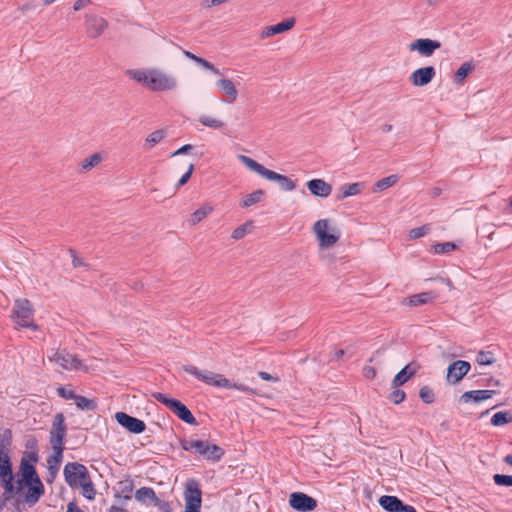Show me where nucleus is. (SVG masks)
Here are the masks:
<instances>
[{
	"label": "nucleus",
	"instance_id": "obj_1",
	"mask_svg": "<svg viewBox=\"0 0 512 512\" xmlns=\"http://www.w3.org/2000/svg\"><path fill=\"white\" fill-rule=\"evenodd\" d=\"M182 369L186 373L195 376L198 380L203 381L207 385L222 387L226 389H237L251 395L256 394V391L250 388L249 386L232 383L222 374L214 373L212 371H201L196 366L193 365H184Z\"/></svg>",
	"mask_w": 512,
	"mask_h": 512
},
{
	"label": "nucleus",
	"instance_id": "obj_2",
	"mask_svg": "<svg viewBox=\"0 0 512 512\" xmlns=\"http://www.w3.org/2000/svg\"><path fill=\"white\" fill-rule=\"evenodd\" d=\"M180 446L183 450L199 454L213 463L220 461L225 454L220 446L205 440L182 439Z\"/></svg>",
	"mask_w": 512,
	"mask_h": 512
},
{
	"label": "nucleus",
	"instance_id": "obj_3",
	"mask_svg": "<svg viewBox=\"0 0 512 512\" xmlns=\"http://www.w3.org/2000/svg\"><path fill=\"white\" fill-rule=\"evenodd\" d=\"M154 399L165 405L180 420L190 425H197L198 422L191 411L181 401L170 398L163 393L155 392L152 394Z\"/></svg>",
	"mask_w": 512,
	"mask_h": 512
},
{
	"label": "nucleus",
	"instance_id": "obj_4",
	"mask_svg": "<svg viewBox=\"0 0 512 512\" xmlns=\"http://www.w3.org/2000/svg\"><path fill=\"white\" fill-rule=\"evenodd\" d=\"M33 315L34 311L28 299L22 298L15 300L11 317L19 327L31 328L34 331L38 330V326L33 322Z\"/></svg>",
	"mask_w": 512,
	"mask_h": 512
},
{
	"label": "nucleus",
	"instance_id": "obj_5",
	"mask_svg": "<svg viewBox=\"0 0 512 512\" xmlns=\"http://www.w3.org/2000/svg\"><path fill=\"white\" fill-rule=\"evenodd\" d=\"M329 229V220L328 219H320L316 221L312 227L313 232L315 233L319 246L321 248H328L336 244L340 238V232L336 228Z\"/></svg>",
	"mask_w": 512,
	"mask_h": 512
},
{
	"label": "nucleus",
	"instance_id": "obj_6",
	"mask_svg": "<svg viewBox=\"0 0 512 512\" xmlns=\"http://www.w3.org/2000/svg\"><path fill=\"white\" fill-rule=\"evenodd\" d=\"M67 433V425L63 413H56L52 420V426L49 432V442L52 450H65V437Z\"/></svg>",
	"mask_w": 512,
	"mask_h": 512
},
{
	"label": "nucleus",
	"instance_id": "obj_7",
	"mask_svg": "<svg viewBox=\"0 0 512 512\" xmlns=\"http://www.w3.org/2000/svg\"><path fill=\"white\" fill-rule=\"evenodd\" d=\"M185 510L184 512H200L202 504V491L198 481L189 479L184 491Z\"/></svg>",
	"mask_w": 512,
	"mask_h": 512
},
{
	"label": "nucleus",
	"instance_id": "obj_8",
	"mask_svg": "<svg viewBox=\"0 0 512 512\" xmlns=\"http://www.w3.org/2000/svg\"><path fill=\"white\" fill-rule=\"evenodd\" d=\"M149 89L152 91H167L177 87V80L172 75L158 69H150Z\"/></svg>",
	"mask_w": 512,
	"mask_h": 512
},
{
	"label": "nucleus",
	"instance_id": "obj_9",
	"mask_svg": "<svg viewBox=\"0 0 512 512\" xmlns=\"http://www.w3.org/2000/svg\"><path fill=\"white\" fill-rule=\"evenodd\" d=\"M13 468L7 451L0 453V483L7 492H19L13 484Z\"/></svg>",
	"mask_w": 512,
	"mask_h": 512
},
{
	"label": "nucleus",
	"instance_id": "obj_10",
	"mask_svg": "<svg viewBox=\"0 0 512 512\" xmlns=\"http://www.w3.org/2000/svg\"><path fill=\"white\" fill-rule=\"evenodd\" d=\"M289 505L296 511L310 512L317 507V501L303 492H293L289 496Z\"/></svg>",
	"mask_w": 512,
	"mask_h": 512
},
{
	"label": "nucleus",
	"instance_id": "obj_11",
	"mask_svg": "<svg viewBox=\"0 0 512 512\" xmlns=\"http://www.w3.org/2000/svg\"><path fill=\"white\" fill-rule=\"evenodd\" d=\"M51 362L58 363L63 369H81L83 367L82 361L73 354L68 353L66 350L55 351L52 356L49 357Z\"/></svg>",
	"mask_w": 512,
	"mask_h": 512
},
{
	"label": "nucleus",
	"instance_id": "obj_12",
	"mask_svg": "<svg viewBox=\"0 0 512 512\" xmlns=\"http://www.w3.org/2000/svg\"><path fill=\"white\" fill-rule=\"evenodd\" d=\"M108 27V22L106 19L96 15V14H86L85 15V28L88 37L90 38H98Z\"/></svg>",
	"mask_w": 512,
	"mask_h": 512
},
{
	"label": "nucleus",
	"instance_id": "obj_13",
	"mask_svg": "<svg viewBox=\"0 0 512 512\" xmlns=\"http://www.w3.org/2000/svg\"><path fill=\"white\" fill-rule=\"evenodd\" d=\"M116 421L130 433L140 434L146 430V424L144 421L133 417L125 412H117L115 414Z\"/></svg>",
	"mask_w": 512,
	"mask_h": 512
},
{
	"label": "nucleus",
	"instance_id": "obj_14",
	"mask_svg": "<svg viewBox=\"0 0 512 512\" xmlns=\"http://www.w3.org/2000/svg\"><path fill=\"white\" fill-rule=\"evenodd\" d=\"M441 47V43L437 40L429 38H419L409 44L410 51H417L421 56L430 57Z\"/></svg>",
	"mask_w": 512,
	"mask_h": 512
},
{
	"label": "nucleus",
	"instance_id": "obj_15",
	"mask_svg": "<svg viewBox=\"0 0 512 512\" xmlns=\"http://www.w3.org/2000/svg\"><path fill=\"white\" fill-rule=\"evenodd\" d=\"M471 365L464 360H456L452 362L447 369V381L451 384H456L464 378L469 372Z\"/></svg>",
	"mask_w": 512,
	"mask_h": 512
},
{
	"label": "nucleus",
	"instance_id": "obj_16",
	"mask_svg": "<svg viewBox=\"0 0 512 512\" xmlns=\"http://www.w3.org/2000/svg\"><path fill=\"white\" fill-rule=\"evenodd\" d=\"M20 473L21 479H18V487H16V489H19V492L24 487V484H29L30 482H35V480L40 479L34 465L24 457L21 459Z\"/></svg>",
	"mask_w": 512,
	"mask_h": 512
},
{
	"label": "nucleus",
	"instance_id": "obj_17",
	"mask_svg": "<svg viewBox=\"0 0 512 512\" xmlns=\"http://www.w3.org/2000/svg\"><path fill=\"white\" fill-rule=\"evenodd\" d=\"M436 70L433 66H425L416 69L409 77L414 86H425L429 84L435 77Z\"/></svg>",
	"mask_w": 512,
	"mask_h": 512
},
{
	"label": "nucleus",
	"instance_id": "obj_18",
	"mask_svg": "<svg viewBox=\"0 0 512 512\" xmlns=\"http://www.w3.org/2000/svg\"><path fill=\"white\" fill-rule=\"evenodd\" d=\"M295 24H296V19L294 17L286 18L283 21H281L275 25L265 27L263 29V31L261 32L260 36L262 39H264V38L274 36L276 34L284 33L286 31H289L290 29H292L295 26Z\"/></svg>",
	"mask_w": 512,
	"mask_h": 512
},
{
	"label": "nucleus",
	"instance_id": "obj_19",
	"mask_svg": "<svg viewBox=\"0 0 512 512\" xmlns=\"http://www.w3.org/2000/svg\"><path fill=\"white\" fill-rule=\"evenodd\" d=\"M306 186L313 196L326 198L332 193V186L323 179H312Z\"/></svg>",
	"mask_w": 512,
	"mask_h": 512
},
{
	"label": "nucleus",
	"instance_id": "obj_20",
	"mask_svg": "<svg viewBox=\"0 0 512 512\" xmlns=\"http://www.w3.org/2000/svg\"><path fill=\"white\" fill-rule=\"evenodd\" d=\"M418 365L414 362L407 364L402 368L392 380V387L397 388L404 385L409 379H411L418 370Z\"/></svg>",
	"mask_w": 512,
	"mask_h": 512
},
{
	"label": "nucleus",
	"instance_id": "obj_21",
	"mask_svg": "<svg viewBox=\"0 0 512 512\" xmlns=\"http://www.w3.org/2000/svg\"><path fill=\"white\" fill-rule=\"evenodd\" d=\"M24 486L28 487L25 500L29 504H35L38 502L45 492L41 479L35 480V482H30L29 484H24Z\"/></svg>",
	"mask_w": 512,
	"mask_h": 512
},
{
	"label": "nucleus",
	"instance_id": "obj_22",
	"mask_svg": "<svg viewBox=\"0 0 512 512\" xmlns=\"http://www.w3.org/2000/svg\"><path fill=\"white\" fill-rule=\"evenodd\" d=\"M63 452L64 450L62 449L53 450V454L47 458L48 472L50 476L47 480L48 482H52L56 477L63 460Z\"/></svg>",
	"mask_w": 512,
	"mask_h": 512
},
{
	"label": "nucleus",
	"instance_id": "obj_23",
	"mask_svg": "<svg viewBox=\"0 0 512 512\" xmlns=\"http://www.w3.org/2000/svg\"><path fill=\"white\" fill-rule=\"evenodd\" d=\"M266 179L278 183L283 191H293L296 189V184L291 178L275 171L270 170Z\"/></svg>",
	"mask_w": 512,
	"mask_h": 512
},
{
	"label": "nucleus",
	"instance_id": "obj_24",
	"mask_svg": "<svg viewBox=\"0 0 512 512\" xmlns=\"http://www.w3.org/2000/svg\"><path fill=\"white\" fill-rule=\"evenodd\" d=\"M495 393L494 390H471L463 393L460 402L468 403L473 400L476 403L487 400Z\"/></svg>",
	"mask_w": 512,
	"mask_h": 512
},
{
	"label": "nucleus",
	"instance_id": "obj_25",
	"mask_svg": "<svg viewBox=\"0 0 512 512\" xmlns=\"http://www.w3.org/2000/svg\"><path fill=\"white\" fill-rule=\"evenodd\" d=\"M402 503L397 496L383 495L379 498L380 506L388 512H401Z\"/></svg>",
	"mask_w": 512,
	"mask_h": 512
},
{
	"label": "nucleus",
	"instance_id": "obj_26",
	"mask_svg": "<svg viewBox=\"0 0 512 512\" xmlns=\"http://www.w3.org/2000/svg\"><path fill=\"white\" fill-rule=\"evenodd\" d=\"M239 161L244 164L249 170L256 172L257 174L261 175L262 177L266 178L267 174L269 173V169L264 167L262 164L258 163L254 159L246 156V155H239L238 156Z\"/></svg>",
	"mask_w": 512,
	"mask_h": 512
},
{
	"label": "nucleus",
	"instance_id": "obj_27",
	"mask_svg": "<svg viewBox=\"0 0 512 512\" xmlns=\"http://www.w3.org/2000/svg\"><path fill=\"white\" fill-rule=\"evenodd\" d=\"M217 87L230 99L231 102L235 101L238 96V91L232 80L224 78L216 83Z\"/></svg>",
	"mask_w": 512,
	"mask_h": 512
},
{
	"label": "nucleus",
	"instance_id": "obj_28",
	"mask_svg": "<svg viewBox=\"0 0 512 512\" xmlns=\"http://www.w3.org/2000/svg\"><path fill=\"white\" fill-rule=\"evenodd\" d=\"M265 197V192L262 189H257L250 194L245 195L239 202L241 208H249L259 202Z\"/></svg>",
	"mask_w": 512,
	"mask_h": 512
},
{
	"label": "nucleus",
	"instance_id": "obj_29",
	"mask_svg": "<svg viewBox=\"0 0 512 512\" xmlns=\"http://www.w3.org/2000/svg\"><path fill=\"white\" fill-rule=\"evenodd\" d=\"M436 297L437 294L433 291L414 294L409 298V304L411 306H420L432 302Z\"/></svg>",
	"mask_w": 512,
	"mask_h": 512
},
{
	"label": "nucleus",
	"instance_id": "obj_30",
	"mask_svg": "<svg viewBox=\"0 0 512 512\" xmlns=\"http://www.w3.org/2000/svg\"><path fill=\"white\" fill-rule=\"evenodd\" d=\"M78 465H80V463L69 462L64 467L65 481L70 487H74L77 485L78 470L76 469V466Z\"/></svg>",
	"mask_w": 512,
	"mask_h": 512
},
{
	"label": "nucleus",
	"instance_id": "obj_31",
	"mask_svg": "<svg viewBox=\"0 0 512 512\" xmlns=\"http://www.w3.org/2000/svg\"><path fill=\"white\" fill-rule=\"evenodd\" d=\"M363 189H364V183H362V182L345 184V185L341 186V188H340L341 195H339L337 198L339 200H341V199H344V198H347L350 196L357 195V194L361 193Z\"/></svg>",
	"mask_w": 512,
	"mask_h": 512
},
{
	"label": "nucleus",
	"instance_id": "obj_32",
	"mask_svg": "<svg viewBox=\"0 0 512 512\" xmlns=\"http://www.w3.org/2000/svg\"><path fill=\"white\" fill-rule=\"evenodd\" d=\"M156 493L155 491L150 487H141L135 492V499L138 502L141 503H152L154 500H156Z\"/></svg>",
	"mask_w": 512,
	"mask_h": 512
},
{
	"label": "nucleus",
	"instance_id": "obj_33",
	"mask_svg": "<svg viewBox=\"0 0 512 512\" xmlns=\"http://www.w3.org/2000/svg\"><path fill=\"white\" fill-rule=\"evenodd\" d=\"M398 180H399V177L396 174L384 177V178L378 180L374 184L372 191L373 192L383 191V190L395 185L398 182Z\"/></svg>",
	"mask_w": 512,
	"mask_h": 512
},
{
	"label": "nucleus",
	"instance_id": "obj_34",
	"mask_svg": "<svg viewBox=\"0 0 512 512\" xmlns=\"http://www.w3.org/2000/svg\"><path fill=\"white\" fill-rule=\"evenodd\" d=\"M103 160V156L101 153H94L89 157H86L81 161L80 167L81 171H90L94 167H96Z\"/></svg>",
	"mask_w": 512,
	"mask_h": 512
},
{
	"label": "nucleus",
	"instance_id": "obj_35",
	"mask_svg": "<svg viewBox=\"0 0 512 512\" xmlns=\"http://www.w3.org/2000/svg\"><path fill=\"white\" fill-rule=\"evenodd\" d=\"M474 69V65L471 62L463 63L454 74V82L456 84H462L465 78L471 73Z\"/></svg>",
	"mask_w": 512,
	"mask_h": 512
},
{
	"label": "nucleus",
	"instance_id": "obj_36",
	"mask_svg": "<svg viewBox=\"0 0 512 512\" xmlns=\"http://www.w3.org/2000/svg\"><path fill=\"white\" fill-rule=\"evenodd\" d=\"M74 401L76 406L81 410L94 411L98 407L96 400L88 399L81 395H77Z\"/></svg>",
	"mask_w": 512,
	"mask_h": 512
},
{
	"label": "nucleus",
	"instance_id": "obj_37",
	"mask_svg": "<svg viewBox=\"0 0 512 512\" xmlns=\"http://www.w3.org/2000/svg\"><path fill=\"white\" fill-rule=\"evenodd\" d=\"M212 207L209 205H203L199 209H197L195 212L192 213L191 218L189 219V222L191 225H196L200 221H202L205 217H207L212 212Z\"/></svg>",
	"mask_w": 512,
	"mask_h": 512
},
{
	"label": "nucleus",
	"instance_id": "obj_38",
	"mask_svg": "<svg viewBox=\"0 0 512 512\" xmlns=\"http://www.w3.org/2000/svg\"><path fill=\"white\" fill-rule=\"evenodd\" d=\"M509 423H512V415L508 411L497 412L491 418V424L496 427Z\"/></svg>",
	"mask_w": 512,
	"mask_h": 512
},
{
	"label": "nucleus",
	"instance_id": "obj_39",
	"mask_svg": "<svg viewBox=\"0 0 512 512\" xmlns=\"http://www.w3.org/2000/svg\"><path fill=\"white\" fill-rule=\"evenodd\" d=\"M128 75L135 81L149 87L150 69L149 70H128Z\"/></svg>",
	"mask_w": 512,
	"mask_h": 512
},
{
	"label": "nucleus",
	"instance_id": "obj_40",
	"mask_svg": "<svg viewBox=\"0 0 512 512\" xmlns=\"http://www.w3.org/2000/svg\"><path fill=\"white\" fill-rule=\"evenodd\" d=\"M166 136V132L163 129L156 130L150 133L145 140V144L149 146V148L154 147L158 143H160L164 137Z\"/></svg>",
	"mask_w": 512,
	"mask_h": 512
},
{
	"label": "nucleus",
	"instance_id": "obj_41",
	"mask_svg": "<svg viewBox=\"0 0 512 512\" xmlns=\"http://www.w3.org/2000/svg\"><path fill=\"white\" fill-rule=\"evenodd\" d=\"M12 444V431L11 429H5L0 434V453L7 451L9 453L10 446Z\"/></svg>",
	"mask_w": 512,
	"mask_h": 512
},
{
	"label": "nucleus",
	"instance_id": "obj_42",
	"mask_svg": "<svg viewBox=\"0 0 512 512\" xmlns=\"http://www.w3.org/2000/svg\"><path fill=\"white\" fill-rule=\"evenodd\" d=\"M199 122L206 126V127H209V128H213V129H221L225 126V123L221 120H218V119H215V118H212L210 116H207V115H202L200 118H199Z\"/></svg>",
	"mask_w": 512,
	"mask_h": 512
},
{
	"label": "nucleus",
	"instance_id": "obj_43",
	"mask_svg": "<svg viewBox=\"0 0 512 512\" xmlns=\"http://www.w3.org/2000/svg\"><path fill=\"white\" fill-rule=\"evenodd\" d=\"M253 227V222L248 221L240 226H238L236 229L233 230L231 237L235 240L242 239L246 236V234L250 231V229Z\"/></svg>",
	"mask_w": 512,
	"mask_h": 512
},
{
	"label": "nucleus",
	"instance_id": "obj_44",
	"mask_svg": "<svg viewBox=\"0 0 512 512\" xmlns=\"http://www.w3.org/2000/svg\"><path fill=\"white\" fill-rule=\"evenodd\" d=\"M476 362L479 365H492L495 362V358L491 351L481 350L477 353Z\"/></svg>",
	"mask_w": 512,
	"mask_h": 512
},
{
	"label": "nucleus",
	"instance_id": "obj_45",
	"mask_svg": "<svg viewBox=\"0 0 512 512\" xmlns=\"http://www.w3.org/2000/svg\"><path fill=\"white\" fill-rule=\"evenodd\" d=\"M419 397L426 404H431L435 402V394L429 386L421 387L419 391Z\"/></svg>",
	"mask_w": 512,
	"mask_h": 512
},
{
	"label": "nucleus",
	"instance_id": "obj_46",
	"mask_svg": "<svg viewBox=\"0 0 512 512\" xmlns=\"http://www.w3.org/2000/svg\"><path fill=\"white\" fill-rule=\"evenodd\" d=\"M119 490L122 494L125 495V499H130V493L134 489V482L131 479H125L118 483Z\"/></svg>",
	"mask_w": 512,
	"mask_h": 512
},
{
	"label": "nucleus",
	"instance_id": "obj_47",
	"mask_svg": "<svg viewBox=\"0 0 512 512\" xmlns=\"http://www.w3.org/2000/svg\"><path fill=\"white\" fill-rule=\"evenodd\" d=\"M436 254H444L454 251L457 246L454 242L437 243L433 246Z\"/></svg>",
	"mask_w": 512,
	"mask_h": 512
},
{
	"label": "nucleus",
	"instance_id": "obj_48",
	"mask_svg": "<svg viewBox=\"0 0 512 512\" xmlns=\"http://www.w3.org/2000/svg\"><path fill=\"white\" fill-rule=\"evenodd\" d=\"M80 487L83 490V496L88 500H94L96 496V489L92 481L81 483Z\"/></svg>",
	"mask_w": 512,
	"mask_h": 512
},
{
	"label": "nucleus",
	"instance_id": "obj_49",
	"mask_svg": "<svg viewBox=\"0 0 512 512\" xmlns=\"http://www.w3.org/2000/svg\"><path fill=\"white\" fill-rule=\"evenodd\" d=\"M493 480L498 486H512V475L495 474Z\"/></svg>",
	"mask_w": 512,
	"mask_h": 512
},
{
	"label": "nucleus",
	"instance_id": "obj_50",
	"mask_svg": "<svg viewBox=\"0 0 512 512\" xmlns=\"http://www.w3.org/2000/svg\"><path fill=\"white\" fill-rule=\"evenodd\" d=\"M406 393L397 388H394V390L389 394V400L393 402L394 404H400L405 400Z\"/></svg>",
	"mask_w": 512,
	"mask_h": 512
},
{
	"label": "nucleus",
	"instance_id": "obj_51",
	"mask_svg": "<svg viewBox=\"0 0 512 512\" xmlns=\"http://www.w3.org/2000/svg\"><path fill=\"white\" fill-rule=\"evenodd\" d=\"M430 231V227L428 225H423L420 227H416L410 230L409 237L411 239H418L420 237L425 236Z\"/></svg>",
	"mask_w": 512,
	"mask_h": 512
},
{
	"label": "nucleus",
	"instance_id": "obj_52",
	"mask_svg": "<svg viewBox=\"0 0 512 512\" xmlns=\"http://www.w3.org/2000/svg\"><path fill=\"white\" fill-rule=\"evenodd\" d=\"M76 469L78 470L77 485L80 486L81 483H85V482L91 481L89 473H88V470H87V468L83 464H80V465L76 466Z\"/></svg>",
	"mask_w": 512,
	"mask_h": 512
},
{
	"label": "nucleus",
	"instance_id": "obj_53",
	"mask_svg": "<svg viewBox=\"0 0 512 512\" xmlns=\"http://www.w3.org/2000/svg\"><path fill=\"white\" fill-rule=\"evenodd\" d=\"M196 63H198L199 65H201L205 69H208V70L212 71L216 75H220L221 74L220 70L217 67H215L214 64H212L211 62H209L208 60H206L204 58L198 57V59H196Z\"/></svg>",
	"mask_w": 512,
	"mask_h": 512
},
{
	"label": "nucleus",
	"instance_id": "obj_54",
	"mask_svg": "<svg viewBox=\"0 0 512 512\" xmlns=\"http://www.w3.org/2000/svg\"><path fill=\"white\" fill-rule=\"evenodd\" d=\"M57 393L60 397L66 400H75L77 394H75L72 390H67L64 386H60L57 388Z\"/></svg>",
	"mask_w": 512,
	"mask_h": 512
},
{
	"label": "nucleus",
	"instance_id": "obj_55",
	"mask_svg": "<svg viewBox=\"0 0 512 512\" xmlns=\"http://www.w3.org/2000/svg\"><path fill=\"white\" fill-rule=\"evenodd\" d=\"M193 171H194V164H190L188 167V170L182 175V177L177 182L176 188L184 186L190 180Z\"/></svg>",
	"mask_w": 512,
	"mask_h": 512
},
{
	"label": "nucleus",
	"instance_id": "obj_56",
	"mask_svg": "<svg viewBox=\"0 0 512 512\" xmlns=\"http://www.w3.org/2000/svg\"><path fill=\"white\" fill-rule=\"evenodd\" d=\"M152 503L161 512H172V508H171L170 503L168 501L161 500L159 497H156V500H154Z\"/></svg>",
	"mask_w": 512,
	"mask_h": 512
},
{
	"label": "nucleus",
	"instance_id": "obj_57",
	"mask_svg": "<svg viewBox=\"0 0 512 512\" xmlns=\"http://www.w3.org/2000/svg\"><path fill=\"white\" fill-rule=\"evenodd\" d=\"M17 492H7L4 490L0 496V511L6 506L7 502L12 499L13 495Z\"/></svg>",
	"mask_w": 512,
	"mask_h": 512
},
{
	"label": "nucleus",
	"instance_id": "obj_58",
	"mask_svg": "<svg viewBox=\"0 0 512 512\" xmlns=\"http://www.w3.org/2000/svg\"><path fill=\"white\" fill-rule=\"evenodd\" d=\"M376 369L374 367H371V366H365L363 368V375L365 378L369 379V380H372L376 377Z\"/></svg>",
	"mask_w": 512,
	"mask_h": 512
},
{
	"label": "nucleus",
	"instance_id": "obj_59",
	"mask_svg": "<svg viewBox=\"0 0 512 512\" xmlns=\"http://www.w3.org/2000/svg\"><path fill=\"white\" fill-rule=\"evenodd\" d=\"M70 253H71V256H72V264H73V267L78 268V267H81V266H85V265H86V264L84 263V261H83L82 259H80V258L76 255L75 250L71 249V250H70Z\"/></svg>",
	"mask_w": 512,
	"mask_h": 512
},
{
	"label": "nucleus",
	"instance_id": "obj_60",
	"mask_svg": "<svg viewBox=\"0 0 512 512\" xmlns=\"http://www.w3.org/2000/svg\"><path fill=\"white\" fill-rule=\"evenodd\" d=\"M192 149H193V146L191 144H186V145L180 147L179 149H177L176 151H174L171 154V156L174 157V156H177V155L187 154Z\"/></svg>",
	"mask_w": 512,
	"mask_h": 512
},
{
	"label": "nucleus",
	"instance_id": "obj_61",
	"mask_svg": "<svg viewBox=\"0 0 512 512\" xmlns=\"http://www.w3.org/2000/svg\"><path fill=\"white\" fill-rule=\"evenodd\" d=\"M258 375L262 380H265V381L277 382L279 380V378L277 376H273V375L269 374L268 372H264V371H260L258 373Z\"/></svg>",
	"mask_w": 512,
	"mask_h": 512
},
{
	"label": "nucleus",
	"instance_id": "obj_62",
	"mask_svg": "<svg viewBox=\"0 0 512 512\" xmlns=\"http://www.w3.org/2000/svg\"><path fill=\"white\" fill-rule=\"evenodd\" d=\"M91 3V0H76L73 4V9L79 11Z\"/></svg>",
	"mask_w": 512,
	"mask_h": 512
},
{
	"label": "nucleus",
	"instance_id": "obj_63",
	"mask_svg": "<svg viewBox=\"0 0 512 512\" xmlns=\"http://www.w3.org/2000/svg\"><path fill=\"white\" fill-rule=\"evenodd\" d=\"M493 224H485L483 227H482V231L484 233H487V237L491 240L492 239V236L494 234V230L492 229L493 228Z\"/></svg>",
	"mask_w": 512,
	"mask_h": 512
},
{
	"label": "nucleus",
	"instance_id": "obj_64",
	"mask_svg": "<svg viewBox=\"0 0 512 512\" xmlns=\"http://www.w3.org/2000/svg\"><path fill=\"white\" fill-rule=\"evenodd\" d=\"M66 512H83L75 502H69L67 505Z\"/></svg>",
	"mask_w": 512,
	"mask_h": 512
}]
</instances>
